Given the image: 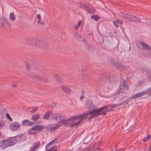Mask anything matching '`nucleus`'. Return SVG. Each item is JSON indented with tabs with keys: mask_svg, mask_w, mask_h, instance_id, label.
Returning <instances> with one entry per match:
<instances>
[{
	"mask_svg": "<svg viewBox=\"0 0 151 151\" xmlns=\"http://www.w3.org/2000/svg\"><path fill=\"white\" fill-rule=\"evenodd\" d=\"M1 147L3 150H5L6 148L8 147L7 145V140H3L1 141Z\"/></svg>",
	"mask_w": 151,
	"mask_h": 151,
	"instance_id": "obj_17",
	"label": "nucleus"
},
{
	"mask_svg": "<svg viewBox=\"0 0 151 151\" xmlns=\"http://www.w3.org/2000/svg\"><path fill=\"white\" fill-rule=\"evenodd\" d=\"M147 79L149 81H151V73L150 76L147 77Z\"/></svg>",
	"mask_w": 151,
	"mask_h": 151,
	"instance_id": "obj_47",
	"label": "nucleus"
},
{
	"mask_svg": "<svg viewBox=\"0 0 151 151\" xmlns=\"http://www.w3.org/2000/svg\"><path fill=\"white\" fill-rule=\"evenodd\" d=\"M81 93H82V95H83L85 93L84 91H81Z\"/></svg>",
	"mask_w": 151,
	"mask_h": 151,
	"instance_id": "obj_52",
	"label": "nucleus"
},
{
	"mask_svg": "<svg viewBox=\"0 0 151 151\" xmlns=\"http://www.w3.org/2000/svg\"><path fill=\"white\" fill-rule=\"evenodd\" d=\"M116 104H110L109 105V106L111 108H114L116 107Z\"/></svg>",
	"mask_w": 151,
	"mask_h": 151,
	"instance_id": "obj_45",
	"label": "nucleus"
},
{
	"mask_svg": "<svg viewBox=\"0 0 151 151\" xmlns=\"http://www.w3.org/2000/svg\"><path fill=\"white\" fill-rule=\"evenodd\" d=\"M7 142L8 147L13 146L15 144V142L13 141L7 140Z\"/></svg>",
	"mask_w": 151,
	"mask_h": 151,
	"instance_id": "obj_24",
	"label": "nucleus"
},
{
	"mask_svg": "<svg viewBox=\"0 0 151 151\" xmlns=\"http://www.w3.org/2000/svg\"><path fill=\"white\" fill-rule=\"evenodd\" d=\"M12 85L14 87H15L16 86V84L15 83H13L12 84Z\"/></svg>",
	"mask_w": 151,
	"mask_h": 151,
	"instance_id": "obj_50",
	"label": "nucleus"
},
{
	"mask_svg": "<svg viewBox=\"0 0 151 151\" xmlns=\"http://www.w3.org/2000/svg\"><path fill=\"white\" fill-rule=\"evenodd\" d=\"M51 118L59 122V123H58L61 125V124H63L65 125L67 122L65 116L61 113L52 114L51 116Z\"/></svg>",
	"mask_w": 151,
	"mask_h": 151,
	"instance_id": "obj_3",
	"label": "nucleus"
},
{
	"mask_svg": "<svg viewBox=\"0 0 151 151\" xmlns=\"http://www.w3.org/2000/svg\"><path fill=\"white\" fill-rule=\"evenodd\" d=\"M4 111L3 109H0V119H1L4 117Z\"/></svg>",
	"mask_w": 151,
	"mask_h": 151,
	"instance_id": "obj_27",
	"label": "nucleus"
},
{
	"mask_svg": "<svg viewBox=\"0 0 151 151\" xmlns=\"http://www.w3.org/2000/svg\"><path fill=\"white\" fill-rule=\"evenodd\" d=\"M84 98V96L83 95H81V96L80 97V99L81 100H82Z\"/></svg>",
	"mask_w": 151,
	"mask_h": 151,
	"instance_id": "obj_48",
	"label": "nucleus"
},
{
	"mask_svg": "<svg viewBox=\"0 0 151 151\" xmlns=\"http://www.w3.org/2000/svg\"><path fill=\"white\" fill-rule=\"evenodd\" d=\"M110 61L111 63H112V64L114 65H115V64H116V63L114 61V58H111V59H110Z\"/></svg>",
	"mask_w": 151,
	"mask_h": 151,
	"instance_id": "obj_36",
	"label": "nucleus"
},
{
	"mask_svg": "<svg viewBox=\"0 0 151 151\" xmlns=\"http://www.w3.org/2000/svg\"><path fill=\"white\" fill-rule=\"evenodd\" d=\"M4 122L3 121L2 119H1L0 122V129H2L4 127Z\"/></svg>",
	"mask_w": 151,
	"mask_h": 151,
	"instance_id": "obj_32",
	"label": "nucleus"
},
{
	"mask_svg": "<svg viewBox=\"0 0 151 151\" xmlns=\"http://www.w3.org/2000/svg\"><path fill=\"white\" fill-rule=\"evenodd\" d=\"M46 151H49V150H47Z\"/></svg>",
	"mask_w": 151,
	"mask_h": 151,
	"instance_id": "obj_58",
	"label": "nucleus"
},
{
	"mask_svg": "<svg viewBox=\"0 0 151 151\" xmlns=\"http://www.w3.org/2000/svg\"><path fill=\"white\" fill-rule=\"evenodd\" d=\"M150 138H151V135H150Z\"/></svg>",
	"mask_w": 151,
	"mask_h": 151,
	"instance_id": "obj_59",
	"label": "nucleus"
},
{
	"mask_svg": "<svg viewBox=\"0 0 151 151\" xmlns=\"http://www.w3.org/2000/svg\"><path fill=\"white\" fill-rule=\"evenodd\" d=\"M26 68L27 69H29V64H27L26 65Z\"/></svg>",
	"mask_w": 151,
	"mask_h": 151,
	"instance_id": "obj_49",
	"label": "nucleus"
},
{
	"mask_svg": "<svg viewBox=\"0 0 151 151\" xmlns=\"http://www.w3.org/2000/svg\"><path fill=\"white\" fill-rule=\"evenodd\" d=\"M140 45L142 46L143 48L144 49H146L147 50H150L151 49L150 46L143 41H141L140 42Z\"/></svg>",
	"mask_w": 151,
	"mask_h": 151,
	"instance_id": "obj_14",
	"label": "nucleus"
},
{
	"mask_svg": "<svg viewBox=\"0 0 151 151\" xmlns=\"http://www.w3.org/2000/svg\"><path fill=\"white\" fill-rule=\"evenodd\" d=\"M117 20H115V21H114L113 22V24H114V25H115V26L116 27L118 28V27L119 26H118V23H117Z\"/></svg>",
	"mask_w": 151,
	"mask_h": 151,
	"instance_id": "obj_39",
	"label": "nucleus"
},
{
	"mask_svg": "<svg viewBox=\"0 0 151 151\" xmlns=\"http://www.w3.org/2000/svg\"><path fill=\"white\" fill-rule=\"evenodd\" d=\"M132 21L133 22L137 21L139 22H141V19L139 17H135L133 16L132 17Z\"/></svg>",
	"mask_w": 151,
	"mask_h": 151,
	"instance_id": "obj_23",
	"label": "nucleus"
},
{
	"mask_svg": "<svg viewBox=\"0 0 151 151\" xmlns=\"http://www.w3.org/2000/svg\"><path fill=\"white\" fill-rule=\"evenodd\" d=\"M117 151V149H116V150H115V151Z\"/></svg>",
	"mask_w": 151,
	"mask_h": 151,
	"instance_id": "obj_57",
	"label": "nucleus"
},
{
	"mask_svg": "<svg viewBox=\"0 0 151 151\" xmlns=\"http://www.w3.org/2000/svg\"><path fill=\"white\" fill-rule=\"evenodd\" d=\"M147 93L146 92H143L135 94L132 96V98L134 99L136 98L140 97L145 95Z\"/></svg>",
	"mask_w": 151,
	"mask_h": 151,
	"instance_id": "obj_15",
	"label": "nucleus"
},
{
	"mask_svg": "<svg viewBox=\"0 0 151 151\" xmlns=\"http://www.w3.org/2000/svg\"><path fill=\"white\" fill-rule=\"evenodd\" d=\"M38 107H34L31 110L30 112L32 113H33L36 111L38 109Z\"/></svg>",
	"mask_w": 151,
	"mask_h": 151,
	"instance_id": "obj_38",
	"label": "nucleus"
},
{
	"mask_svg": "<svg viewBox=\"0 0 151 151\" xmlns=\"http://www.w3.org/2000/svg\"><path fill=\"white\" fill-rule=\"evenodd\" d=\"M56 148L55 146H53L51 147L49 149H48L49 151H53Z\"/></svg>",
	"mask_w": 151,
	"mask_h": 151,
	"instance_id": "obj_44",
	"label": "nucleus"
},
{
	"mask_svg": "<svg viewBox=\"0 0 151 151\" xmlns=\"http://www.w3.org/2000/svg\"><path fill=\"white\" fill-rule=\"evenodd\" d=\"M101 142H98L97 143L96 145H95V146H94L96 148V147L97 146V148H98L99 146H100L101 145Z\"/></svg>",
	"mask_w": 151,
	"mask_h": 151,
	"instance_id": "obj_41",
	"label": "nucleus"
},
{
	"mask_svg": "<svg viewBox=\"0 0 151 151\" xmlns=\"http://www.w3.org/2000/svg\"><path fill=\"white\" fill-rule=\"evenodd\" d=\"M37 17L38 19L37 23H41V16L39 14H38L37 15Z\"/></svg>",
	"mask_w": 151,
	"mask_h": 151,
	"instance_id": "obj_34",
	"label": "nucleus"
},
{
	"mask_svg": "<svg viewBox=\"0 0 151 151\" xmlns=\"http://www.w3.org/2000/svg\"><path fill=\"white\" fill-rule=\"evenodd\" d=\"M16 19L14 13L13 12L11 13L9 15V19L12 21H14Z\"/></svg>",
	"mask_w": 151,
	"mask_h": 151,
	"instance_id": "obj_21",
	"label": "nucleus"
},
{
	"mask_svg": "<svg viewBox=\"0 0 151 151\" xmlns=\"http://www.w3.org/2000/svg\"><path fill=\"white\" fill-rule=\"evenodd\" d=\"M114 66H115L116 68H118V70H122V65H121L116 63Z\"/></svg>",
	"mask_w": 151,
	"mask_h": 151,
	"instance_id": "obj_31",
	"label": "nucleus"
},
{
	"mask_svg": "<svg viewBox=\"0 0 151 151\" xmlns=\"http://www.w3.org/2000/svg\"><path fill=\"white\" fill-rule=\"evenodd\" d=\"M86 107L89 109L91 111H89L86 113L82 114V115L86 116V118L88 117L89 119L93 118L94 117L96 116H98L100 115L104 114L105 115L106 112L112 110L111 109V110L105 111L102 112V111L106 108L107 106H105L98 109H96V107L92 104V102L89 100H88L86 101Z\"/></svg>",
	"mask_w": 151,
	"mask_h": 151,
	"instance_id": "obj_1",
	"label": "nucleus"
},
{
	"mask_svg": "<svg viewBox=\"0 0 151 151\" xmlns=\"http://www.w3.org/2000/svg\"><path fill=\"white\" fill-rule=\"evenodd\" d=\"M124 89L123 88L120 89L118 92V94L119 95L120 94L122 93V92H124Z\"/></svg>",
	"mask_w": 151,
	"mask_h": 151,
	"instance_id": "obj_40",
	"label": "nucleus"
},
{
	"mask_svg": "<svg viewBox=\"0 0 151 151\" xmlns=\"http://www.w3.org/2000/svg\"><path fill=\"white\" fill-rule=\"evenodd\" d=\"M150 150L151 151V146L150 147Z\"/></svg>",
	"mask_w": 151,
	"mask_h": 151,
	"instance_id": "obj_54",
	"label": "nucleus"
},
{
	"mask_svg": "<svg viewBox=\"0 0 151 151\" xmlns=\"http://www.w3.org/2000/svg\"><path fill=\"white\" fill-rule=\"evenodd\" d=\"M80 7L83 9L88 13H90L91 12V9L89 8L88 6L85 3L81 4L80 5Z\"/></svg>",
	"mask_w": 151,
	"mask_h": 151,
	"instance_id": "obj_10",
	"label": "nucleus"
},
{
	"mask_svg": "<svg viewBox=\"0 0 151 151\" xmlns=\"http://www.w3.org/2000/svg\"><path fill=\"white\" fill-rule=\"evenodd\" d=\"M26 137L23 134L19 135L15 137L14 138H13L12 139H15L16 140V142H22L24 141L26 139Z\"/></svg>",
	"mask_w": 151,
	"mask_h": 151,
	"instance_id": "obj_7",
	"label": "nucleus"
},
{
	"mask_svg": "<svg viewBox=\"0 0 151 151\" xmlns=\"http://www.w3.org/2000/svg\"><path fill=\"white\" fill-rule=\"evenodd\" d=\"M149 139H151V138H150V136H148L144 138V139H143V141L144 142H145V141H146L147 140Z\"/></svg>",
	"mask_w": 151,
	"mask_h": 151,
	"instance_id": "obj_42",
	"label": "nucleus"
},
{
	"mask_svg": "<svg viewBox=\"0 0 151 151\" xmlns=\"http://www.w3.org/2000/svg\"><path fill=\"white\" fill-rule=\"evenodd\" d=\"M22 123L23 125H31L33 124V123L28 120L25 119L22 121Z\"/></svg>",
	"mask_w": 151,
	"mask_h": 151,
	"instance_id": "obj_18",
	"label": "nucleus"
},
{
	"mask_svg": "<svg viewBox=\"0 0 151 151\" xmlns=\"http://www.w3.org/2000/svg\"><path fill=\"white\" fill-rule=\"evenodd\" d=\"M37 40L35 38H29L28 41V43L31 45L37 46Z\"/></svg>",
	"mask_w": 151,
	"mask_h": 151,
	"instance_id": "obj_12",
	"label": "nucleus"
},
{
	"mask_svg": "<svg viewBox=\"0 0 151 151\" xmlns=\"http://www.w3.org/2000/svg\"><path fill=\"white\" fill-rule=\"evenodd\" d=\"M41 23L42 24H44V23H41H41Z\"/></svg>",
	"mask_w": 151,
	"mask_h": 151,
	"instance_id": "obj_56",
	"label": "nucleus"
},
{
	"mask_svg": "<svg viewBox=\"0 0 151 151\" xmlns=\"http://www.w3.org/2000/svg\"><path fill=\"white\" fill-rule=\"evenodd\" d=\"M55 78L57 82H59L60 79V76L58 74H56L55 75Z\"/></svg>",
	"mask_w": 151,
	"mask_h": 151,
	"instance_id": "obj_33",
	"label": "nucleus"
},
{
	"mask_svg": "<svg viewBox=\"0 0 151 151\" xmlns=\"http://www.w3.org/2000/svg\"><path fill=\"white\" fill-rule=\"evenodd\" d=\"M2 135L1 132H0V137H1Z\"/></svg>",
	"mask_w": 151,
	"mask_h": 151,
	"instance_id": "obj_53",
	"label": "nucleus"
},
{
	"mask_svg": "<svg viewBox=\"0 0 151 151\" xmlns=\"http://www.w3.org/2000/svg\"><path fill=\"white\" fill-rule=\"evenodd\" d=\"M20 125L19 122H15L10 124L9 128L12 131H15L18 130L20 128Z\"/></svg>",
	"mask_w": 151,
	"mask_h": 151,
	"instance_id": "obj_5",
	"label": "nucleus"
},
{
	"mask_svg": "<svg viewBox=\"0 0 151 151\" xmlns=\"http://www.w3.org/2000/svg\"><path fill=\"white\" fill-rule=\"evenodd\" d=\"M81 23L82 22L81 20H79L78 21L77 25L73 27L74 29L76 30H77L78 29L79 27L80 26L81 24Z\"/></svg>",
	"mask_w": 151,
	"mask_h": 151,
	"instance_id": "obj_28",
	"label": "nucleus"
},
{
	"mask_svg": "<svg viewBox=\"0 0 151 151\" xmlns=\"http://www.w3.org/2000/svg\"><path fill=\"white\" fill-rule=\"evenodd\" d=\"M150 91L151 92V87L150 88Z\"/></svg>",
	"mask_w": 151,
	"mask_h": 151,
	"instance_id": "obj_55",
	"label": "nucleus"
},
{
	"mask_svg": "<svg viewBox=\"0 0 151 151\" xmlns=\"http://www.w3.org/2000/svg\"><path fill=\"white\" fill-rule=\"evenodd\" d=\"M61 88L65 93L67 94H70L71 93V90L66 86L61 85Z\"/></svg>",
	"mask_w": 151,
	"mask_h": 151,
	"instance_id": "obj_11",
	"label": "nucleus"
},
{
	"mask_svg": "<svg viewBox=\"0 0 151 151\" xmlns=\"http://www.w3.org/2000/svg\"><path fill=\"white\" fill-rule=\"evenodd\" d=\"M61 126V125L59 123H57L55 125V127H53L52 128L50 127L48 128L49 130H50V131L51 132H54L58 128L60 127Z\"/></svg>",
	"mask_w": 151,
	"mask_h": 151,
	"instance_id": "obj_19",
	"label": "nucleus"
},
{
	"mask_svg": "<svg viewBox=\"0 0 151 151\" xmlns=\"http://www.w3.org/2000/svg\"><path fill=\"white\" fill-rule=\"evenodd\" d=\"M47 43L42 40L37 39L36 46L42 48H45L47 47Z\"/></svg>",
	"mask_w": 151,
	"mask_h": 151,
	"instance_id": "obj_9",
	"label": "nucleus"
},
{
	"mask_svg": "<svg viewBox=\"0 0 151 151\" xmlns=\"http://www.w3.org/2000/svg\"><path fill=\"white\" fill-rule=\"evenodd\" d=\"M56 139H53L52 140L51 142L49 143L45 146V149L47 150V148H49L52 146L54 143H55L56 142Z\"/></svg>",
	"mask_w": 151,
	"mask_h": 151,
	"instance_id": "obj_20",
	"label": "nucleus"
},
{
	"mask_svg": "<svg viewBox=\"0 0 151 151\" xmlns=\"http://www.w3.org/2000/svg\"><path fill=\"white\" fill-rule=\"evenodd\" d=\"M91 18L92 19L95 20L96 21H97L99 19V17L97 15L92 16Z\"/></svg>",
	"mask_w": 151,
	"mask_h": 151,
	"instance_id": "obj_30",
	"label": "nucleus"
},
{
	"mask_svg": "<svg viewBox=\"0 0 151 151\" xmlns=\"http://www.w3.org/2000/svg\"><path fill=\"white\" fill-rule=\"evenodd\" d=\"M36 78L39 79V80H40V81H44L43 80V78L42 77H41L39 76H38V75L36 76Z\"/></svg>",
	"mask_w": 151,
	"mask_h": 151,
	"instance_id": "obj_37",
	"label": "nucleus"
},
{
	"mask_svg": "<svg viewBox=\"0 0 151 151\" xmlns=\"http://www.w3.org/2000/svg\"><path fill=\"white\" fill-rule=\"evenodd\" d=\"M10 27V25L6 20L5 19L0 20V28L8 29Z\"/></svg>",
	"mask_w": 151,
	"mask_h": 151,
	"instance_id": "obj_6",
	"label": "nucleus"
},
{
	"mask_svg": "<svg viewBox=\"0 0 151 151\" xmlns=\"http://www.w3.org/2000/svg\"><path fill=\"white\" fill-rule=\"evenodd\" d=\"M6 117L11 121H12V119L10 117V115L7 113L6 114Z\"/></svg>",
	"mask_w": 151,
	"mask_h": 151,
	"instance_id": "obj_35",
	"label": "nucleus"
},
{
	"mask_svg": "<svg viewBox=\"0 0 151 151\" xmlns=\"http://www.w3.org/2000/svg\"><path fill=\"white\" fill-rule=\"evenodd\" d=\"M128 67L125 65H122V70H127L128 69Z\"/></svg>",
	"mask_w": 151,
	"mask_h": 151,
	"instance_id": "obj_43",
	"label": "nucleus"
},
{
	"mask_svg": "<svg viewBox=\"0 0 151 151\" xmlns=\"http://www.w3.org/2000/svg\"><path fill=\"white\" fill-rule=\"evenodd\" d=\"M89 149L88 148H86L85 149H84L83 151H88Z\"/></svg>",
	"mask_w": 151,
	"mask_h": 151,
	"instance_id": "obj_51",
	"label": "nucleus"
},
{
	"mask_svg": "<svg viewBox=\"0 0 151 151\" xmlns=\"http://www.w3.org/2000/svg\"><path fill=\"white\" fill-rule=\"evenodd\" d=\"M40 117V115L39 114H36L33 115L32 118V120H36L38 119Z\"/></svg>",
	"mask_w": 151,
	"mask_h": 151,
	"instance_id": "obj_25",
	"label": "nucleus"
},
{
	"mask_svg": "<svg viewBox=\"0 0 151 151\" xmlns=\"http://www.w3.org/2000/svg\"><path fill=\"white\" fill-rule=\"evenodd\" d=\"M132 15L128 14H125L124 16V18L123 19L125 20H127L129 22L132 21Z\"/></svg>",
	"mask_w": 151,
	"mask_h": 151,
	"instance_id": "obj_16",
	"label": "nucleus"
},
{
	"mask_svg": "<svg viewBox=\"0 0 151 151\" xmlns=\"http://www.w3.org/2000/svg\"><path fill=\"white\" fill-rule=\"evenodd\" d=\"M51 112L50 111L47 112L43 116V118L45 119H48L49 117L51 115Z\"/></svg>",
	"mask_w": 151,
	"mask_h": 151,
	"instance_id": "obj_22",
	"label": "nucleus"
},
{
	"mask_svg": "<svg viewBox=\"0 0 151 151\" xmlns=\"http://www.w3.org/2000/svg\"><path fill=\"white\" fill-rule=\"evenodd\" d=\"M43 127L42 126L38 125L34 127L29 130V134H37L42 130Z\"/></svg>",
	"mask_w": 151,
	"mask_h": 151,
	"instance_id": "obj_4",
	"label": "nucleus"
},
{
	"mask_svg": "<svg viewBox=\"0 0 151 151\" xmlns=\"http://www.w3.org/2000/svg\"><path fill=\"white\" fill-rule=\"evenodd\" d=\"M86 116L80 114L72 116L67 120L65 126L73 127L77 125L86 118Z\"/></svg>",
	"mask_w": 151,
	"mask_h": 151,
	"instance_id": "obj_2",
	"label": "nucleus"
},
{
	"mask_svg": "<svg viewBox=\"0 0 151 151\" xmlns=\"http://www.w3.org/2000/svg\"><path fill=\"white\" fill-rule=\"evenodd\" d=\"M76 37L78 40L82 41L83 40V44L86 47L87 49H88L89 50L90 49V46L88 44L86 40L85 39H83V38H82L81 36L77 34L76 36Z\"/></svg>",
	"mask_w": 151,
	"mask_h": 151,
	"instance_id": "obj_8",
	"label": "nucleus"
},
{
	"mask_svg": "<svg viewBox=\"0 0 151 151\" xmlns=\"http://www.w3.org/2000/svg\"><path fill=\"white\" fill-rule=\"evenodd\" d=\"M126 81L124 80L123 82L122 86L124 88L125 90H128L129 88V86L126 83Z\"/></svg>",
	"mask_w": 151,
	"mask_h": 151,
	"instance_id": "obj_26",
	"label": "nucleus"
},
{
	"mask_svg": "<svg viewBox=\"0 0 151 151\" xmlns=\"http://www.w3.org/2000/svg\"><path fill=\"white\" fill-rule=\"evenodd\" d=\"M125 14H123L122 12H119L117 13L118 16L120 17V18L123 19L124 18V16Z\"/></svg>",
	"mask_w": 151,
	"mask_h": 151,
	"instance_id": "obj_29",
	"label": "nucleus"
},
{
	"mask_svg": "<svg viewBox=\"0 0 151 151\" xmlns=\"http://www.w3.org/2000/svg\"><path fill=\"white\" fill-rule=\"evenodd\" d=\"M117 20V23H118V24H122V21L121 20Z\"/></svg>",
	"mask_w": 151,
	"mask_h": 151,
	"instance_id": "obj_46",
	"label": "nucleus"
},
{
	"mask_svg": "<svg viewBox=\"0 0 151 151\" xmlns=\"http://www.w3.org/2000/svg\"><path fill=\"white\" fill-rule=\"evenodd\" d=\"M40 146V142H35L30 148V151H35Z\"/></svg>",
	"mask_w": 151,
	"mask_h": 151,
	"instance_id": "obj_13",
	"label": "nucleus"
}]
</instances>
